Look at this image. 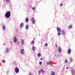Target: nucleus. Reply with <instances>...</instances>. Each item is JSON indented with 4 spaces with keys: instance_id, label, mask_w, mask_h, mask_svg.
I'll return each mask as SVG.
<instances>
[{
    "instance_id": "1",
    "label": "nucleus",
    "mask_w": 75,
    "mask_h": 75,
    "mask_svg": "<svg viewBox=\"0 0 75 75\" xmlns=\"http://www.w3.org/2000/svg\"><path fill=\"white\" fill-rule=\"evenodd\" d=\"M11 13L10 11H7L5 14L6 17L7 18H9V17H10V16H11Z\"/></svg>"
},
{
    "instance_id": "2",
    "label": "nucleus",
    "mask_w": 75,
    "mask_h": 75,
    "mask_svg": "<svg viewBox=\"0 0 75 75\" xmlns=\"http://www.w3.org/2000/svg\"><path fill=\"white\" fill-rule=\"evenodd\" d=\"M15 71L16 73H17V74L19 72V69L18 68V67L16 68L15 69Z\"/></svg>"
},
{
    "instance_id": "3",
    "label": "nucleus",
    "mask_w": 75,
    "mask_h": 75,
    "mask_svg": "<svg viewBox=\"0 0 75 75\" xmlns=\"http://www.w3.org/2000/svg\"><path fill=\"white\" fill-rule=\"evenodd\" d=\"M21 54H24V50L23 49L21 50Z\"/></svg>"
},
{
    "instance_id": "4",
    "label": "nucleus",
    "mask_w": 75,
    "mask_h": 75,
    "mask_svg": "<svg viewBox=\"0 0 75 75\" xmlns=\"http://www.w3.org/2000/svg\"><path fill=\"white\" fill-rule=\"evenodd\" d=\"M13 38H14V39H13L14 42H17V38L15 37H14Z\"/></svg>"
},
{
    "instance_id": "5",
    "label": "nucleus",
    "mask_w": 75,
    "mask_h": 75,
    "mask_svg": "<svg viewBox=\"0 0 75 75\" xmlns=\"http://www.w3.org/2000/svg\"><path fill=\"white\" fill-rule=\"evenodd\" d=\"M31 21L33 23H35V19L34 18H32L31 20Z\"/></svg>"
},
{
    "instance_id": "6",
    "label": "nucleus",
    "mask_w": 75,
    "mask_h": 75,
    "mask_svg": "<svg viewBox=\"0 0 75 75\" xmlns=\"http://www.w3.org/2000/svg\"><path fill=\"white\" fill-rule=\"evenodd\" d=\"M71 52V50L70 49H69L68 50V53L69 54Z\"/></svg>"
},
{
    "instance_id": "7",
    "label": "nucleus",
    "mask_w": 75,
    "mask_h": 75,
    "mask_svg": "<svg viewBox=\"0 0 75 75\" xmlns=\"http://www.w3.org/2000/svg\"><path fill=\"white\" fill-rule=\"evenodd\" d=\"M71 73L72 75H75V70H72L71 71Z\"/></svg>"
},
{
    "instance_id": "8",
    "label": "nucleus",
    "mask_w": 75,
    "mask_h": 75,
    "mask_svg": "<svg viewBox=\"0 0 75 75\" xmlns=\"http://www.w3.org/2000/svg\"><path fill=\"white\" fill-rule=\"evenodd\" d=\"M57 30L58 32H61V29L59 28H57Z\"/></svg>"
},
{
    "instance_id": "9",
    "label": "nucleus",
    "mask_w": 75,
    "mask_h": 75,
    "mask_svg": "<svg viewBox=\"0 0 75 75\" xmlns=\"http://www.w3.org/2000/svg\"><path fill=\"white\" fill-rule=\"evenodd\" d=\"M61 33H62V35H65V31H64L63 30H62L61 31Z\"/></svg>"
},
{
    "instance_id": "10",
    "label": "nucleus",
    "mask_w": 75,
    "mask_h": 75,
    "mask_svg": "<svg viewBox=\"0 0 75 75\" xmlns=\"http://www.w3.org/2000/svg\"><path fill=\"white\" fill-rule=\"evenodd\" d=\"M23 25H24V24H23V23H21L20 24V27H21V28H22V27H23Z\"/></svg>"
},
{
    "instance_id": "11",
    "label": "nucleus",
    "mask_w": 75,
    "mask_h": 75,
    "mask_svg": "<svg viewBox=\"0 0 75 75\" xmlns=\"http://www.w3.org/2000/svg\"><path fill=\"white\" fill-rule=\"evenodd\" d=\"M21 43L22 45H23V44H24V41H23V40L22 39H21Z\"/></svg>"
},
{
    "instance_id": "12",
    "label": "nucleus",
    "mask_w": 75,
    "mask_h": 75,
    "mask_svg": "<svg viewBox=\"0 0 75 75\" xmlns=\"http://www.w3.org/2000/svg\"><path fill=\"white\" fill-rule=\"evenodd\" d=\"M59 49H58L59 52H61V47H58Z\"/></svg>"
},
{
    "instance_id": "13",
    "label": "nucleus",
    "mask_w": 75,
    "mask_h": 75,
    "mask_svg": "<svg viewBox=\"0 0 75 75\" xmlns=\"http://www.w3.org/2000/svg\"><path fill=\"white\" fill-rule=\"evenodd\" d=\"M28 21H29V19L28 18H27L25 19V21L26 22H28Z\"/></svg>"
},
{
    "instance_id": "14",
    "label": "nucleus",
    "mask_w": 75,
    "mask_h": 75,
    "mask_svg": "<svg viewBox=\"0 0 75 75\" xmlns=\"http://www.w3.org/2000/svg\"><path fill=\"white\" fill-rule=\"evenodd\" d=\"M26 30H28V25H26L25 26Z\"/></svg>"
},
{
    "instance_id": "15",
    "label": "nucleus",
    "mask_w": 75,
    "mask_h": 75,
    "mask_svg": "<svg viewBox=\"0 0 75 75\" xmlns=\"http://www.w3.org/2000/svg\"><path fill=\"white\" fill-rule=\"evenodd\" d=\"M35 43V42H34V40L32 41L31 42V44H34Z\"/></svg>"
},
{
    "instance_id": "16",
    "label": "nucleus",
    "mask_w": 75,
    "mask_h": 75,
    "mask_svg": "<svg viewBox=\"0 0 75 75\" xmlns=\"http://www.w3.org/2000/svg\"><path fill=\"white\" fill-rule=\"evenodd\" d=\"M32 50L33 51H35V47L34 46L32 47Z\"/></svg>"
},
{
    "instance_id": "17",
    "label": "nucleus",
    "mask_w": 75,
    "mask_h": 75,
    "mask_svg": "<svg viewBox=\"0 0 75 75\" xmlns=\"http://www.w3.org/2000/svg\"><path fill=\"white\" fill-rule=\"evenodd\" d=\"M2 28L4 30L6 28L5 27V26L4 25H3L2 26Z\"/></svg>"
},
{
    "instance_id": "18",
    "label": "nucleus",
    "mask_w": 75,
    "mask_h": 75,
    "mask_svg": "<svg viewBox=\"0 0 75 75\" xmlns=\"http://www.w3.org/2000/svg\"><path fill=\"white\" fill-rule=\"evenodd\" d=\"M38 55L39 57H41V54H40V53H38Z\"/></svg>"
},
{
    "instance_id": "19",
    "label": "nucleus",
    "mask_w": 75,
    "mask_h": 75,
    "mask_svg": "<svg viewBox=\"0 0 75 75\" xmlns=\"http://www.w3.org/2000/svg\"><path fill=\"white\" fill-rule=\"evenodd\" d=\"M65 62L66 63H68V60H67V59H65Z\"/></svg>"
},
{
    "instance_id": "20",
    "label": "nucleus",
    "mask_w": 75,
    "mask_h": 75,
    "mask_svg": "<svg viewBox=\"0 0 75 75\" xmlns=\"http://www.w3.org/2000/svg\"><path fill=\"white\" fill-rule=\"evenodd\" d=\"M72 25H70L69 27H68V28H72Z\"/></svg>"
},
{
    "instance_id": "21",
    "label": "nucleus",
    "mask_w": 75,
    "mask_h": 75,
    "mask_svg": "<svg viewBox=\"0 0 75 75\" xmlns=\"http://www.w3.org/2000/svg\"><path fill=\"white\" fill-rule=\"evenodd\" d=\"M47 65H51V63L50 62H47Z\"/></svg>"
},
{
    "instance_id": "22",
    "label": "nucleus",
    "mask_w": 75,
    "mask_h": 75,
    "mask_svg": "<svg viewBox=\"0 0 75 75\" xmlns=\"http://www.w3.org/2000/svg\"><path fill=\"white\" fill-rule=\"evenodd\" d=\"M54 74H55V73L53 71L51 75H54Z\"/></svg>"
},
{
    "instance_id": "23",
    "label": "nucleus",
    "mask_w": 75,
    "mask_h": 75,
    "mask_svg": "<svg viewBox=\"0 0 75 75\" xmlns=\"http://www.w3.org/2000/svg\"><path fill=\"white\" fill-rule=\"evenodd\" d=\"M45 46L46 47H47L48 46V44H47V43H46L45 44Z\"/></svg>"
},
{
    "instance_id": "24",
    "label": "nucleus",
    "mask_w": 75,
    "mask_h": 75,
    "mask_svg": "<svg viewBox=\"0 0 75 75\" xmlns=\"http://www.w3.org/2000/svg\"><path fill=\"white\" fill-rule=\"evenodd\" d=\"M8 49L7 48V49L6 50V52H8Z\"/></svg>"
},
{
    "instance_id": "25",
    "label": "nucleus",
    "mask_w": 75,
    "mask_h": 75,
    "mask_svg": "<svg viewBox=\"0 0 75 75\" xmlns=\"http://www.w3.org/2000/svg\"><path fill=\"white\" fill-rule=\"evenodd\" d=\"M58 35H61V33L60 32H59L57 33Z\"/></svg>"
},
{
    "instance_id": "26",
    "label": "nucleus",
    "mask_w": 75,
    "mask_h": 75,
    "mask_svg": "<svg viewBox=\"0 0 75 75\" xmlns=\"http://www.w3.org/2000/svg\"><path fill=\"white\" fill-rule=\"evenodd\" d=\"M2 62H3V63H4V62H5V60H2Z\"/></svg>"
},
{
    "instance_id": "27",
    "label": "nucleus",
    "mask_w": 75,
    "mask_h": 75,
    "mask_svg": "<svg viewBox=\"0 0 75 75\" xmlns=\"http://www.w3.org/2000/svg\"><path fill=\"white\" fill-rule=\"evenodd\" d=\"M70 61H72V58H70Z\"/></svg>"
},
{
    "instance_id": "28",
    "label": "nucleus",
    "mask_w": 75,
    "mask_h": 75,
    "mask_svg": "<svg viewBox=\"0 0 75 75\" xmlns=\"http://www.w3.org/2000/svg\"><path fill=\"white\" fill-rule=\"evenodd\" d=\"M60 6L61 7L62 6H63V4H60Z\"/></svg>"
},
{
    "instance_id": "29",
    "label": "nucleus",
    "mask_w": 75,
    "mask_h": 75,
    "mask_svg": "<svg viewBox=\"0 0 75 75\" xmlns=\"http://www.w3.org/2000/svg\"><path fill=\"white\" fill-rule=\"evenodd\" d=\"M35 9V8L34 7H33L32 8V10H34Z\"/></svg>"
},
{
    "instance_id": "30",
    "label": "nucleus",
    "mask_w": 75,
    "mask_h": 75,
    "mask_svg": "<svg viewBox=\"0 0 75 75\" xmlns=\"http://www.w3.org/2000/svg\"><path fill=\"white\" fill-rule=\"evenodd\" d=\"M39 64H40V65H41V64H42V62H40Z\"/></svg>"
},
{
    "instance_id": "31",
    "label": "nucleus",
    "mask_w": 75,
    "mask_h": 75,
    "mask_svg": "<svg viewBox=\"0 0 75 75\" xmlns=\"http://www.w3.org/2000/svg\"><path fill=\"white\" fill-rule=\"evenodd\" d=\"M40 60H43V58H41Z\"/></svg>"
},
{
    "instance_id": "32",
    "label": "nucleus",
    "mask_w": 75,
    "mask_h": 75,
    "mask_svg": "<svg viewBox=\"0 0 75 75\" xmlns=\"http://www.w3.org/2000/svg\"><path fill=\"white\" fill-rule=\"evenodd\" d=\"M55 47H58V46L57 45V44H55Z\"/></svg>"
},
{
    "instance_id": "33",
    "label": "nucleus",
    "mask_w": 75,
    "mask_h": 75,
    "mask_svg": "<svg viewBox=\"0 0 75 75\" xmlns=\"http://www.w3.org/2000/svg\"><path fill=\"white\" fill-rule=\"evenodd\" d=\"M29 75H32V73H29Z\"/></svg>"
},
{
    "instance_id": "34",
    "label": "nucleus",
    "mask_w": 75,
    "mask_h": 75,
    "mask_svg": "<svg viewBox=\"0 0 75 75\" xmlns=\"http://www.w3.org/2000/svg\"><path fill=\"white\" fill-rule=\"evenodd\" d=\"M66 68L67 69H68V67H67Z\"/></svg>"
},
{
    "instance_id": "35",
    "label": "nucleus",
    "mask_w": 75,
    "mask_h": 75,
    "mask_svg": "<svg viewBox=\"0 0 75 75\" xmlns=\"http://www.w3.org/2000/svg\"><path fill=\"white\" fill-rule=\"evenodd\" d=\"M33 40H35V38H33Z\"/></svg>"
},
{
    "instance_id": "36",
    "label": "nucleus",
    "mask_w": 75,
    "mask_h": 75,
    "mask_svg": "<svg viewBox=\"0 0 75 75\" xmlns=\"http://www.w3.org/2000/svg\"><path fill=\"white\" fill-rule=\"evenodd\" d=\"M42 71H43V70H42V69H41V72H42Z\"/></svg>"
},
{
    "instance_id": "37",
    "label": "nucleus",
    "mask_w": 75,
    "mask_h": 75,
    "mask_svg": "<svg viewBox=\"0 0 75 75\" xmlns=\"http://www.w3.org/2000/svg\"><path fill=\"white\" fill-rule=\"evenodd\" d=\"M39 73H40V71H39Z\"/></svg>"
}]
</instances>
